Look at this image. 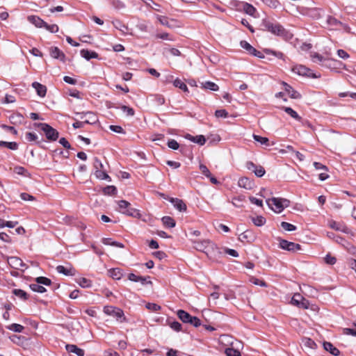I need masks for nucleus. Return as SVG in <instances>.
<instances>
[{
    "instance_id": "2f4dec72",
    "label": "nucleus",
    "mask_w": 356,
    "mask_h": 356,
    "mask_svg": "<svg viewBox=\"0 0 356 356\" xmlns=\"http://www.w3.org/2000/svg\"><path fill=\"white\" fill-rule=\"evenodd\" d=\"M173 85L175 87L179 88L184 92H188V88L187 86L181 79L177 78L174 81Z\"/></svg>"
},
{
    "instance_id": "ddd939ff",
    "label": "nucleus",
    "mask_w": 356,
    "mask_h": 356,
    "mask_svg": "<svg viewBox=\"0 0 356 356\" xmlns=\"http://www.w3.org/2000/svg\"><path fill=\"white\" fill-rule=\"evenodd\" d=\"M49 53L52 58H54L55 59L60 60V61L65 63V55L58 47H51L50 50H49Z\"/></svg>"
},
{
    "instance_id": "b1692460",
    "label": "nucleus",
    "mask_w": 356,
    "mask_h": 356,
    "mask_svg": "<svg viewBox=\"0 0 356 356\" xmlns=\"http://www.w3.org/2000/svg\"><path fill=\"white\" fill-rule=\"evenodd\" d=\"M323 347L325 350L334 356H337L340 353L339 350L330 342H324Z\"/></svg>"
},
{
    "instance_id": "4d7b16f0",
    "label": "nucleus",
    "mask_w": 356,
    "mask_h": 356,
    "mask_svg": "<svg viewBox=\"0 0 356 356\" xmlns=\"http://www.w3.org/2000/svg\"><path fill=\"white\" fill-rule=\"evenodd\" d=\"M44 28H45L47 31H49L51 33H57L58 31V26L56 24L49 25L45 22Z\"/></svg>"
},
{
    "instance_id": "f8f14e48",
    "label": "nucleus",
    "mask_w": 356,
    "mask_h": 356,
    "mask_svg": "<svg viewBox=\"0 0 356 356\" xmlns=\"http://www.w3.org/2000/svg\"><path fill=\"white\" fill-rule=\"evenodd\" d=\"M122 213L129 216L141 219L144 222L147 221L145 218H143L142 214L138 209L132 208L130 206L125 211H122Z\"/></svg>"
},
{
    "instance_id": "a878e982",
    "label": "nucleus",
    "mask_w": 356,
    "mask_h": 356,
    "mask_svg": "<svg viewBox=\"0 0 356 356\" xmlns=\"http://www.w3.org/2000/svg\"><path fill=\"white\" fill-rule=\"evenodd\" d=\"M161 221L163 225L168 228H172L176 225L175 220L170 216H163Z\"/></svg>"
},
{
    "instance_id": "aec40b11",
    "label": "nucleus",
    "mask_w": 356,
    "mask_h": 356,
    "mask_svg": "<svg viewBox=\"0 0 356 356\" xmlns=\"http://www.w3.org/2000/svg\"><path fill=\"white\" fill-rule=\"evenodd\" d=\"M284 87L285 91L289 94V95L293 99H299L300 98V94L293 89V88L289 84L284 83Z\"/></svg>"
},
{
    "instance_id": "338daca9",
    "label": "nucleus",
    "mask_w": 356,
    "mask_h": 356,
    "mask_svg": "<svg viewBox=\"0 0 356 356\" xmlns=\"http://www.w3.org/2000/svg\"><path fill=\"white\" fill-rule=\"evenodd\" d=\"M325 261L327 264L334 265L337 261V259L334 257L331 256L330 254H328L325 257Z\"/></svg>"
},
{
    "instance_id": "ea45409f",
    "label": "nucleus",
    "mask_w": 356,
    "mask_h": 356,
    "mask_svg": "<svg viewBox=\"0 0 356 356\" xmlns=\"http://www.w3.org/2000/svg\"><path fill=\"white\" fill-rule=\"evenodd\" d=\"M113 24L115 29H118L123 33H126V31L128 29V27L123 24L120 20L113 21Z\"/></svg>"
},
{
    "instance_id": "49530a36",
    "label": "nucleus",
    "mask_w": 356,
    "mask_h": 356,
    "mask_svg": "<svg viewBox=\"0 0 356 356\" xmlns=\"http://www.w3.org/2000/svg\"><path fill=\"white\" fill-rule=\"evenodd\" d=\"M152 97L153 101L158 106L163 105L165 103V98L161 95H152Z\"/></svg>"
},
{
    "instance_id": "c85d7f7f",
    "label": "nucleus",
    "mask_w": 356,
    "mask_h": 356,
    "mask_svg": "<svg viewBox=\"0 0 356 356\" xmlns=\"http://www.w3.org/2000/svg\"><path fill=\"white\" fill-rule=\"evenodd\" d=\"M202 88L212 91H218L219 90L217 84L209 81L202 83Z\"/></svg>"
},
{
    "instance_id": "39448f33",
    "label": "nucleus",
    "mask_w": 356,
    "mask_h": 356,
    "mask_svg": "<svg viewBox=\"0 0 356 356\" xmlns=\"http://www.w3.org/2000/svg\"><path fill=\"white\" fill-rule=\"evenodd\" d=\"M104 312L108 316L115 318L120 322L125 321L123 311L118 307L113 306H105L104 307Z\"/></svg>"
},
{
    "instance_id": "680f3d73",
    "label": "nucleus",
    "mask_w": 356,
    "mask_h": 356,
    "mask_svg": "<svg viewBox=\"0 0 356 356\" xmlns=\"http://www.w3.org/2000/svg\"><path fill=\"white\" fill-rule=\"evenodd\" d=\"M168 146L169 148L177 150L179 147V143L174 139H170L168 141Z\"/></svg>"
},
{
    "instance_id": "3c124183",
    "label": "nucleus",
    "mask_w": 356,
    "mask_h": 356,
    "mask_svg": "<svg viewBox=\"0 0 356 356\" xmlns=\"http://www.w3.org/2000/svg\"><path fill=\"white\" fill-rule=\"evenodd\" d=\"M327 236L330 238L334 239L337 243L343 244L344 239L341 236H336L333 232H327Z\"/></svg>"
},
{
    "instance_id": "6ab92c4d",
    "label": "nucleus",
    "mask_w": 356,
    "mask_h": 356,
    "mask_svg": "<svg viewBox=\"0 0 356 356\" xmlns=\"http://www.w3.org/2000/svg\"><path fill=\"white\" fill-rule=\"evenodd\" d=\"M28 21L38 28H42L45 24V22L44 20L35 15L29 16Z\"/></svg>"
},
{
    "instance_id": "6e6d98bb",
    "label": "nucleus",
    "mask_w": 356,
    "mask_h": 356,
    "mask_svg": "<svg viewBox=\"0 0 356 356\" xmlns=\"http://www.w3.org/2000/svg\"><path fill=\"white\" fill-rule=\"evenodd\" d=\"M25 138L29 142L36 141L38 138V136L36 134L33 132H28L26 134Z\"/></svg>"
},
{
    "instance_id": "e433bc0d",
    "label": "nucleus",
    "mask_w": 356,
    "mask_h": 356,
    "mask_svg": "<svg viewBox=\"0 0 356 356\" xmlns=\"http://www.w3.org/2000/svg\"><path fill=\"white\" fill-rule=\"evenodd\" d=\"M30 289L33 291L40 293H43L44 292H46V291H47L46 289L43 286L40 285L37 282L30 284Z\"/></svg>"
},
{
    "instance_id": "de8ad7c7",
    "label": "nucleus",
    "mask_w": 356,
    "mask_h": 356,
    "mask_svg": "<svg viewBox=\"0 0 356 356\" xmlns=\"http://www.w3.org/2000/svg\"><path fill=\"white\" fill-rule=\"evenodd\" d=\"M13 293L16 296H17L23 300H26L28 298L27 293L22 289H14L13 291Z\"/></svg>"
},
{
    "instance_id": "9b49d317",
    "label": "nucleus",
    "mask_w": 356,
    "mask_h": 356,
    "mask_svg": "<svg viewBox=\"0 0 356 356\" xmlns=\"http://www.w3.org/2000/svg\"><path fill=\"white\" fill-rule=\"evenodd\" d=\"M156 17L162 25L165 26L170 29H173L176 26H178L175 24L177 23V21L175 19L169 20L167 17L159 15H157Z\"/></svg>"
},
{
    "instance_id": "bb28decb",
    "label": "nucleus",
    "mask_w": 356,
    "mask_h": 356,
    "mask_svg": "<svg viewBox=\"0 0 356 356\" xmlns=\"http://www.w3.org/2000/svg\"><path fill=\"white\" fill-rule=\"evenodd\" d=\"M283 110L289 115L291 118L296 120L297 121H301L302 118L298 114L296 111L292 109L291 107L284 106Z\"/></svg>"
},
{
    "instance_id": "6e6552de",
    "label": "nucleus",
    "mask_w": 356,
    "mask_h": 356,
    "mask_svg": "<svg viewBox=\"0 0 356 356\" xmlns=\"http://www.w3.org/2000/svg\"><path fill=\"white\" fill-rule=\"evenodd\" d=\"M280 243L279 246L280 248L283 250H286L288 251L295 252L296 250H300V245L298 243H295L293 242H289L286 240L279 239Z\"/></svg>"
},
{
    "instance_id": "f3484780",
    "label": "nucleus",
    "mask_w": 356,
    "mask_h": 356,
    "mask_svg": "<svg viewBox=\"0 0 356 356\" xmlns=\"http://www.w3.org/2000/svg\"><path fill=\"white\" fill-rule=\"evenodd\" d=\"M32 87L35 90L38 95L44 97L47 93V87L38 82H33Z\"/></svg>"
},
{
    "instance_id": "a19ab883",
    "label": "nucleus",
    "mask_w": 356,
    "mask_h": 356,
    "mask_svg": "<svg viewBox=\"0 0 356 356\" xmlns=\"http://www.w3.org/2000/svg\"><path fill=\"white\" fill-rule=\"evenodd\" d=\"M118 205V211L122 213V211H125L131 205L130 203L126 200H120L117 202Z\"/></svg>"
},
{
    "instance_id": "79ce46f5",
    "label": "nucleus",
    "mask_w": 356,
    "mask_h": 356,
    "mask_svg": "<svg viewBox=\"0 0 356 356\" xmlns=\"http://www.w3.org/2000/svg\"><path fill=\"white\" fill-rule=\"evenodd\" d=\"M13 171L15 173L23 175L24 177H29L30 174L29 172L22 166H16L14 168Z\"/></svg>"
},
{
    "instance_id": "dca6fc26",
    "label": "nucleus",
    "mask_w": 356,
    "mask_h": 356,
    "mask_svg": "<svg viewBox=\"0 0 356 356\" xmlns=\"http://www.w3.org/2000/svg\"><path fill=\"white\" fill-rule=\"evenodd\" d=\"M185 138L187 140H188L191 142H193L195 143L199 144L200 145H203L206 143V138L203 135L193 136L191 134H186L185 136Z\"/></svg>"
},
{
    "instance_id": "a211bd4d",
    "label": "nucleus",
    "mask_w": 356,
    "mask_h": 356,
    "mask_svg": "<svg viewBox=\"0 0 356 356\" xmlns=\"http://www.w3.org/2000/svg\"><path fill=\"white\" fill-rule=\"evenodd\" d=\"M65 348L68 353H74L77 356H84L85 355L84 350L83 349L78 348L76 345L74 344H67L65 346Z\"/></svg>"
},
{
    "instance_id": "9d476101",
    "label": "nucleus",
    "mask_w": 356,
    "mask_h": 356,
    "mask_svg": "<svg viewBox=\"0 0 356 356\" xmlns=\"http://www.w3.org/2000/svg\"><path fill=\"white\" fill-rule=\"evenodd\" d=\"M8 263L10 267L15 269H22L23 268H26V265L23 262V261L17 257H10L8 258Z\"/></svg>"
},
{
    "instance_id": "c9c22d12",
    "label": "nucleus",
    "mask_w": 356,
    "mask_h": 356,
    "mask_svg": "<svg viewBox=\"0 0 356 356\" xmlns=\"http://www.w3.org/2000/svg\"><path fill=\"white\" fill-rule=\"evenodd\" d=\"M252 221L254 224V225L261 227L263 226L266 223V218L262 216H257L256 217L252 218Z\"/></svg>"
},
{
    "instance_id": "5fc2aeb1",
    "label": "nucleus",
    "mask_w": 356,
    "mask_h": 356,
    "mask_svg": "<svg viewBox=\"0 0 356 356\" xmlns=\"http://www.w3.org/2000/svg\"><path fill=\"white\" fill-rule=\"evenodd\" d=\"M78 284L83 288H87L91 285L90 281L84 277L80 278L78 281Z\"/></svg>"
},
{
    "instance_id": "72a5a7b5",
    "label": "nucleus",
    "mask_w": 356,
    "mask_h": 356,
    "mask_svg": "<svg viewBox=\"0 0 356 356\" xmlns=\"http://www.w3.org/2000/svg\"><path fill=\"white\" fill-rule=\"evenodd\" d=\"M0 147H5L12 150H16L18 148V144L15 142L0 141Z\"/></svg>"
},
{
    "instance_id": "1a4fd4ad",
    "label": "nucleus",
    "mask_w": 356,
    "mask_h": 356,
    "mask_svg": "<svg viewBox=\"0 0 356 356\" xmlns=\"http://www.w3.org/2000/svg\"><path fill=\"white\" fill-rule=\"evenodd\" d=\"M329 226L330 228L336 231H339L348 234H350L351 235H353L352 231L342 222L331 220L329 222Z\"/></svg>"
},
{
    "instance_id": "bf43d9fd",
    "label": "nucleus",
    "mask_w": 356,
    "mask_h": 356,
    "mask_svg": "<svg viewBox=\"0 0 356 356\" xmlns=\"http://www.w3.org/2000/svg\"><path fill=\"white\" fill-rule=\"evenodd\" d=\"M146 308L152 312H157L161 309V306L155 303H147L145 305Z\"/></svg>"
},
{
    "instance_id": "423d86ee",
    "label": "nucleus",
    "mask_w": 356,
    "mask_h": 356,
    "mask_svg": "<svg viewBox=\"0 0 356 356\" xmlns=\"http://www.w3.org/2000/svg\"><path fill=\"white\" fill-rule=\"evenodd\" d=\"M81 120H83L84 124H94L98 121L97 116L92 111L76 113Z\"/></svg>"
},
{
    "instance_id": "4c0bfd02",
    "label": "nucleus",
    "mask_w": 356,
    "mask_h": 356,
    "mask_svg": "<svg viewBox=\"0 0 356 356\" xmlns=\"http://www.w3.org/2000/svg\"><path fill=\"white\" fill-rule=\"evenodd\" d=\"M95 176L97 178L102 179V180H105V179H108L109 181L111 180L110 177L108 175V174L106 173V172L104 169L99 170H95Z\"/></svg>"
},
{
    "instance_id": "0eeeda50",
    "label": "nucleus",
    "mask_w": 356,
    "mask_h": 356,
    "mask_svg": "<svg viewBox=\"0 0 356 356\" xmlns=\"http://www.w3.org/2000/svg\"><path fill=\"white\" fill-rule=\"evenodd\" d=\"M291 302L292 305L303 309H307L309 307V302L300 293H295L291 298Z\"/></svg>"
},
{
    "instance_id": "69168bd1",
    "label": "nucleus",
    "mask_w": 356,
    "mask_h": 356,
    "mask_svg": "<svg viewBox=\"0 0 356 356\" xmlns=\"http://www.w3.org/2000/svg\"><path fill=\"white\" fill-rule=\"evenodd\" d=\"M170 327L176 332L181 330V324L177 321H173L170 323Z\"/></svg>"
},
{
    "instance_id": "13d9d810",
    "label": "nucleus",
    "mask_w": 356,
    "mask_h": 356,
    "mask_svg": "<svg viewBox=\"0 0 356 356\" xmlns=\"http://www.w3.org/2000/svg\"><path fill=\"white\" fill-rule=\"evenodd\" d=\"M117 192V189L114 186H107L104 188V193L107 195H114Z\"/></svg>"
},
{
    "instance_id": "774afa93",
    "label": "nucleus",
    "mask_w": 356,
    "mask_h": 356,
    "mask_svg": "<svg viewBox=\"0 0 356 356\" xmlns=\"http://www.w3.org/2000/svg\"><path fill=\"white\" fill-rule=\"evenodd\" d=\"M215 115L217 118H227L228 116V113L225 109L216 110L215 112Z\"/></svg>"
},
{
    "instance_id": "a18cd8bd",
    "label": "nucleus",
    "mask_w": 356,
    "mask_h": 356,
    "mask_svg": "<svg viewBox=\"0 0 356 356\" xmlns=\"http://www.w3.org/2000/svg\"><path fill=\"white\" fill-rule=\"evenodd\" d=\"M35 282L40 285L49 286L51 284V280L45 277H38L35 279Z\"/></svg>"
},
{
    "instance_id": "603ef678",
    "label": "nucleus",
    "mask_w": 356,
    "mask_h": 356,
    "mask_svg": "<svg viewBox=\"0 0 356 356\" xmlns=\"http://www.w3.org/2000/svg\"><path fill=\"white\" fill-rule=\"evenodd\" d=\"M225 352L227 356H241L238 350L232 348H226Z\"/></svg>"
},
{
    "instance_id": "4be33fe9",
    "label": "nucleus",
    "mask_w": 356,
    "mask_h": 356,
    "mask_svg": "<svg viewBox=\"0 0 356 356\" xmlns=\"http://www.w3.org/2000/svg\"><path fill=\"white\" fill-rule=\"evenodd\" d=\"M327 22L328 25H330L331 26H337L338 25H340L346 31H348V29H349V27H348L347 25L343 24V23H341V22H339L336 18H334L332 16H329L327 17Z\"/></svg>"
},
{
    "instance_id": "7ed1b4c3",
    "label": "nucleus",
    "mask_w": 356,
    "mask_h": 356,
    "mask_svg": "<svg viewBox=\"0 0 356 356\" xmlns=\"http://www.w3.org/2000/svg\"><path fill=\"white\" fill-rule=\"evenodd\" d=\"M268 206L275 212L280 213L289 204L286 199L273 197L266 200Z\"/></svg>"
},
{
    "instance_id": "7c9ffc66",
    "label": "nucleus",
    "mask_w": 356,
    "mask_h": 356,
    "mask_svg": "<svg viewBox=\"0 0 356 356\" xmlns=\"http://www.w3.org/2000/svg\"><path fill=\"white\" fill-rule=\"evenodd\" d=\"M252 137L255 141L259 143L261 145H264L266 147L270 145L269 140L266 137H262L256 134H253Z\"/></svg>"
},
{
    "instance_id": "cd10ccee",
    "label": "nucleus",
    "mask_w": 356,
    "mask_h": 356,
    "mask_svg": "<svg viewBox=\"0 0 356 356\" xmlns=\"http://www.w3.org/2000/svg\"><path fill=\"white\" fill-rule=\"evenodd\" d=\"M310 57L314 63H323L324 62L328 60L327 59L325 58L323 56L316 52H312L310 54Z\"/></svg>"
},
{
    "instance_id": "412c9836",
    "label": "nucleus",
    "mask_w": 356,
    "mask_h": 356,
    "mask_svg": "<svg viewBox=\"0 0 356 356\" xmlns=\"http://www.w3.org/2000/svg\"><path fill=\"white\" fill-rule=\"evenodd\" d=\"M10 122L15 125L21 124L24 122V117L22 114L13 113L9 117Z\"/></svg>"
},
{
    "instance_id": "37998d69",
    "label": "nucleus",
    "mask_w": 356,
    "mask_h": 356,
    "mask_svg": "<svg viewBox=\"0 0 356 356\" xmlns=\"http://www.w3.org/2000/svg\"><path fill=\"white\" fill-rule=\"evenodd\" d=\"M264 52H265L267 55H273L280 59H282L284 58V54L282 52L276 51L270 49H264Z\"/></svg>"
},
{
    "instance_id": "864d4df0",
    "label": "nucleus",
    "mask_w": 356,
    "mask_h": 356,
    "mask_svg": "<svg viewBox=\"0 0 356 356\" xmlns=\"http://www.w3.org/2000/svg\"><path fill=\"white\" fill-rule=\"evenodd\" d=\"M120 108L124 113H125L127 114V115H128V116H133V115H134V113H135L134 110L132 108H131V107H129V106L123 105V106H121L120 107Z\"/></svg>"
},
{
    "instance_id": "052dcab7",
    "label": "nucleus",
    "mask_w": 356,
    "mask_h": 356,
    "mask_svg": "<svg viewBox=\"0 0 356 356\" xmlns=\"http://www.w3.org/2000/svg\"><path fill=\"white\" fill-rule=\"evenodd\" d=\"M111 276L115 280H120L121 278V272L118 268L113 269L110 271Z\"/></svg>"
},
{
    "instance_id": "58836bf2",
    "label": "nucleus",
    "mask_w": 356,
    "mask_h": 356,
    "mask_svg": "<svg viewBox=\"0 0 356 356\" xmlns=\"http://www.w3.org/2000/svg\"><path fill=\"white\" fill-rule=\"evenodd\" d=\"M293 71L295 72L298 73L300 75H302V76L307 75V76H308L309 75V72L310 70H309V69L305 67V66L300 65V66L296 67L293 69Z\"/></svg>"
},
{
    "instance_id": "5701e85b",
    "label": "nucleus",
    "mask_w": 356,
    "mask_h": 356,
    "mask_svg": "<svg viewBox=\"0 0 356 356\" xmlns=\"http://www.w3.org/2000/svg\"><path fill=\"white\" fill-rule=\"evenodd\" d=\"M177 314L179 318L184 323H188V322L191 320L192 316L184 310L179 309L177 311Z\"/></svg>"
},
{
    "instance_id": "e2e57ef3",
    "label": "nucleus",
    "mask_w": 356,
    "mask_h": 356,
    "mask_svg": "<svg viewBox=\"0 0 356 356\" xmlns=\"http://www.w3.org/2000/svg\"><path fill=\"white\" fill-rule=\"evenodd\" d=\"M266 171L264 168L261 165H257V167L255 168V170L254 171V173L256 176L258 177H261L264 175Z\"/></svg>"
},
{
    "instance_id": "393cba45",
    "label": "nucleus",
    "mask_w": 356,
    "mask_h": 356,
    "mask_svg": "<svg viewBox=\"0 0 356 356\" xmlns=\"http://www.w3.org/2000/svg\"><path fill=\"white\" fill-rule=\"evenodd\" d=\"M80 53L81 56L88 60L98 57V54L95 51H89L88 49H82Z\"/></svg>"
},
{
    "instance_id": "c03bdc74",
    "label": "nucleus",
    "mask_w": 356,
    "mask_h": 356,
    "mask_svg": "<svg viewBox=\"0 0 356 356\" xmlns=\"http://www.w3.org/2000/svg\"><path fill=\"white\" fill-rule=\"evenodd\" d=\"M7 328L10 330H12L15 332H19V333L23 332V330L24 329V326H22L20 324H17V323H13L11 325H10L9 326H8Z\"/></svg>"
},
{
    "instance_id": "0e129e2a",
    "label": "nucleus",
    "mask_w": 356,
    "mask_h": 356,
    "mask_svg": "<svg viewBox=\"0 0 356 356\" xmlns=\"http://www.w3.org/2000/svg\"><path fill=\"white\" fill-rule=\"evenodd\" d=\"M93 166L95 168V169L96 170H102L104 169V165L103 163H102V161L97 159V158H95L94 159V163H93Z\"/></svg>"
},
{
    "instance_id": "f257e3e1",
    "label": "nucleus",
    "mask_w": 356,
    "mask_h": 356,
    "mask_svg": "<svg viewBox=\"0 0 356 356\" xmlns=\"http://www.w3.org/2000/svg\"><path fill=\"white\" fill-rule=\"evenodd\" d=\"M262 26L266 31L270 32L275 35L281 37L285 40H289L293 37V34L279 23H274L269 20L264 19L262 22Z\"/></svg>"
},
{
    "instance_id": "f704fd0d",
    "label": "nucleus",
    "mask_w": 356,
    "mask_h": 356,
    "mask_svg": "<svg viewBox=\"0 0 356 356\" xmlns=\"http://www.w3.org/2000/svg\"><path fill=\"white\" fill-rule=\"evenodd\" d=\"M245 196L243 195H239L238 197H235L232 199V204L236 207H243V202L245 201Z\"/></svg>"
},
{
    "instance_id": "2eb2a0df",
    "label": "nucleus",
    "mask_w": 356,
    "mask_h": 356,
    "mask_svg": "<svg viewBox=\"0 0 356 356\" xmlns=\"http://www.w3.org/2000/svg\"><path fill=\"white\" fill-rule=\"evenodd\" d=\"M56 270L58 273L63 274L67 276L75 275V269L71 266L67 267L59 265L56 267Z\"/></svg>"
},
{
    "instance_id": "4468645a",
    "label": "nucleus",
    "mask_w": 356,
    "mask_h": 356,
    "mask_svg": "<svg viewBox=\"0 0 356 356\" xmlns=\"http://www.w3.org/2000/svg\"><path fill=\"white\" fill-rule=\"evenodd\" d=\"M170 202L173 204L174 207L179 211H186L187 209L186 204L182 200L172 197Z\"/></svg>"
},
{
    "instance_id": "09e8293b",
    "label": "nucleus",
    "mask_w": 356,
    "mask_h": 356,
    "mask_svg": "<svg viewBox=\"0 0 356 356\" xmlns=\"http://www.w3.org/2000/svg\"><path fill=\"white\" fill-rule=\"evenodd\" d=\"M281 227L286 231L292 232L296 229V227L289 222H282Z\"/></svg>"
},
{
    "instance_id": "f03ea898",
    "label": "nucleus",
    "mask_w": 356,
    "mask_h": 356,
    "mask_svg": "<svg viewBox=\"0 0 356 356\" xmlns=\"http://www.w3.org/2000/svg\"><path fill=\"white\" fill-rule=\"evenodd\" d=\"M195 248L199 251L204 252L207 256L211 255L217 252L216 245L209 240L195 241Z\"/></svg>"
},
{
    "instance_id": "473e14b6",
    "label": "nucleus",
    "mask_w": 356,
    "mask_h": 356,
    "mask_svg": "<svg viewBox=\"0 0 356 356\" xmlns=\"http://www.w3.org/2000/svg\"><path fill=\"white\" fill-rule=\"evenodd\" d=\"M238 184L240 187L248 189L251 188L252 183L247 177H242L239 179Z\"/></svg>"
},
{
    "instance_id": "8fccbe9b",
    "label": "nucleus",
    "mask_w": 356,
    "mask_h": 356,
    "mask_svg": "<svg viewBox=\"0 0 356 356\" xmlns=\"http://www.w3.org/2000/svg\"><path fill=\"white\" fill-rule=\"evenodd\" d=\"M143 2L146 4V6L152 8V9L160 11V6L156 3H154L152 0H143Z\"/></svg>"
},
{
    "instance_id": "20e7f679",
    "label": "nucleus",
    "mask_w": 356,
    "mask_h": 356,
    "mask_svg": "<svg viewBox=\"0 0 356 356\" xmlns=\"http://www.w3.org/2000/svg\"><path fill=\"white\" fill-rule=\"evenodd\" d=\"M38 127L44 133L48 140L55 141L58 139L59 133L48 124L39 123Z\"/></svg>"
},
{
    "instance_id": "c756f323",
    "label": "nucleus",
    "mask_w": 356,
    "mask_h": 356,
    "mask_svg": "<svg viewBox=\"0 0 356 356\" xmlns=\"http://www.w3.org/2000/svg\"><path fill=\"white\" fill-rule=\"evenodd\" d=\"M243 9L246 14H248L250 16L255 17L254 14L257 10H256V8L251 4L248 3H244V5L243 6Z\"/></svg>"
}]
</instances>
